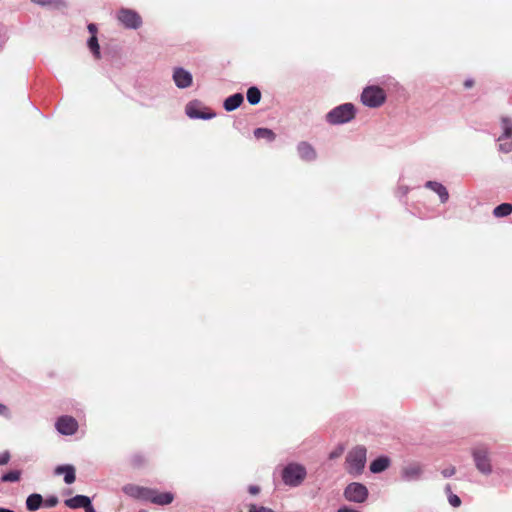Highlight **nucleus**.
Returning <instances> with one entry per match:
<instances>
[{
	"mask_svg": "<svg viewBox=\"0 0 512 512\" xmlns=\"http://www.w3.org/2000/svg\"><path fill=\"white\" fill-rule=\"evenodd\" d=\"M10 460V454L9 452L5 451L3 453H0V465H5Z\"/></svg>",
	"mask_w": 512,
	"mask_h": 512,
	"instance_id": "obj_31",
	"label": "nucleus"
},
{
	"mask_svg": "<svg viewBox=\"0 0 512 512\" xmlns=\"http://www.w3.org/2000/svg\"><path fill=\"white\" fill-rule=\"evenodd\" d=\"M243 95L240 93L233 94L224 101V109L228 112L237 109L243 102Z\"/></svg>",
	"mask_w": 512,
	"mask_h": 512,
	"instance_id": "obj_17",
	"label": "nucleus"
},
{
	"mask_svg": "<svg viewBox=\"0 0 512 512\" xmlns=\"http://www.w3.org/2000/svg\"><path fill=\"white\" fill-rule=\"evenodd\" d=\"M20 471H10L1 477L3 482H17L20 479Z\"/></svg>",
	"mask_w": 512,
	"mask_h": 512,
	"instance_id": "obj_27",
	"label": "nucleus"
},
{
	"mask_svg": "<svg viewBox=\"0 0 512 512\" xmlns=\"http://www.w3.org/2000/svg\"><path fill=\"white\" fill-rule=\"evenodd\" d=\"M422 469L418 464H411L402 469L401 475L405 481H415L421 477Z\"/></svg>",
	"mask_w": 512,
	"mask_h": 512,
	"instance_id": "obj_14",
	"label": "nucleus"
},
{
	"mask_svg": "<svg viewBox=\"0 0 512 512\" xmlns=\"http://www.w3.org/2000/svg\"><path fill=\"white\" fill-rule=\"evenodd\" d=\"M455 472H456L455 467L450 466V467L445 468L444 470H442V475L445 478H448V477L453 476L455 474Z\"/></svg>",
	"mask_w": 512,
	"mask_h": 512,
	"instance_id": "obj_30",
	"label": "nucleus"
},
{
	"mask_svg": "<svg viewBox=\"0 0 512 512\" xmlns=\"http://www.w3.org/2000/svg\"><path fill=\"white\" fill-rule=\"evenodd\" d=\"M173 80L178 88L184 89L192 84V75L183 68H176L173 73Z\"/></svg>",
	"mask_w": 512,
	"mask_h": 512,
	"instance_id": "obj_9",
	"label": "nucleus"
},
{
	"mask_svg": "<svg viewBox=\"0 0 512 512\" xmlns=\"http://www.w3.org/2000/svg\"><path fill=\"white\" fill-rule=\"evenodd\" d=\"M149 489L150 488L128 484L123 487V492L130 497L147 501Z\"/></svg>",
	"mask_w": 512,
	"mask_h": 512,
	"instance_id": "obj_11",
	"label": "nucleus"
},
{
	"mask_svg": "<svg viewBox=\"0 0 512 512\" xmlns=\"http://www.w3.org/2000/svg\"><path fill=\"white\" fill-rule=\"evenodd\" d=\"M148 497H147V501H150L154 504H157V505H168L170 504L173 499H174V496L172 493L170 492H164V493H160L154 489H149V493H148Z\"/></svg>",
	"mask_w": 512,
	"mask_h": 512,
	"instance_id": "obj_10",
	"label": "nucleus"
},
{
	"mask_svg": "<svg viewBox=\"0 0 512 512\" xmlns=\"http://www.w3.org/2000/svg\"><path fill=\"white\" fill-rule=\"evenodd\" d=\"M65 505L72 509L84 508L85 511L92 506L90 498L84 495H76L67 499Z\"/></svg>",
	"mask_w": 512,
	"mask_h": 512,
	"instance_id": "obj_12",
	"label": "nucleus"
},
{
	"mask_svg": "<svg viewBox=\"0 0 512 512\" xmlns=\"http://www.w3.org/2000/svg\"><path fill=\"white\" fill-rule=\"evenodd\" d=\"M200 104L196 101L189 102L186 105L185 112L189 118L192 119H210L212 118V114L202 113L199 110Z\"/></svg>",
	"mask_w": 512,
	"mask_h": 512,
	"instance_id": "obj_13",
	"label": "nucleus"
},
{
	"mask_svg": "<svg viewBox=\"0 0 512 512\" xmlns=\"http://www.w3.org/2000/svg\"><path fill=\"white\" fill-rule=\"evenodd\" d=\"M86 512H96L95 509L93 508V506H91L90 508H88V510Z\"/></svg>",
	"mask_w": 512,
	"mask_h": 512,
	"instance_id": "obj_41",
	"label": "nucleus"
},
{
	"mask_svg": "<svg viewBox=\"0 0 512 512\" xmlns=\"http://www.w3.org/2000/svg\"><path fill=\"white\" fill-rule=\"evenodd\" d=\"M299 156L305 161H311L316 158V152L314 148L307 142H301L297 147Z\"/></svg>",
	"mask_w": 512,
	"mask_h": 512,
	"instance_id": "obj_15",
	"label": "nucleus"
},
{
	"mask_svg": "<svg viewBox=\"0 0 512 512\" xmlns=\"http://www.w3.org/2000/svg\"><path fill=\"white\" fill-rule=\"evenodd\" d=\"M88 47L93 52L96 58L100 57V47L96 35H92L88 40Z\"/></svg>",
	"mask_w": 512,
	"mask_h": 512,
	"instance_id": "obj_26",
	"label": "nucleus"
},
{
	"mask_svg": "<svg viewBox=\"0 0 512 512\" xmlns=\"http://www.w3.org/2000/svg\"><path fill=\"white\" fill-rule=\"evenodd\" d=\"M42 496L40 494H31L26 500V507L29 511H36L41 507Z\"/></svg>",
	"mask_w": 512,
	"mask_h": 512,
	"instance_id": "obj_19",
	"label": "nucleus"
},
{
	"mask_svg": "<svg viewBox=\"0 0 512 512\" xmlns=\"http://www.w3.org/2000/svg\"><path fill=\"white\" fill-rule=\"evenodd\" d=\"M369 495L368 489L365 485L359 482H352L346 486L343 492L344 498L349 502L363 503L367 500Z\"/></svg>",
	"mask_w": 512,
	"mask_h": 512,
	"instance_id": "obj_5",
	"label": "nucleus"
},
{
	"mask_svg": "<svg viewBox=\"0 0 512 512\" xmlns=\"http://www.w3.org/2000/svg\"><path fill=\"white\" fill-rule=\"evenodd\" d=\"M56 503H57V499L53 498V499L49 500L48 505L49 506H54V505H56Z\"/></svg>",
	"mask_w": 512,
	"mask_h": 512,
	"instance_id": "obj_38",
	"label": "nucleus"
},
{
	"mask_svg": "<svg viewBox=\"0 0 512 512\" xmlns=\"http://www.w3.org/2000/svg\"><path fill=\"white\" fill-rule=\"evenodd\" d=\"M386 99L384 90L378 86H368L361 94L362 103L370 108L381 106Z\"/></svg>",
	"mask_w": 512,
	"mask_h": 512,
	"instance_id": "obj_4",
	"label": "nucleus"
},
{
	"mask_svg": "<svg viewBox=\"0 0 512 512\" xmlns=\"http://www.w3.org/2000/svg\"><path fill=\"white\" fill-rule=\"evenodd\" d=\"M426 186L438 194L442 203L447 202L449 194L447 189L441 183L429 181Z\"/></svg>",
	"mask_w": 512,
	"mask_h": 512,
	"instance_id": "obj_18",
	"label": "nucleus"
},
{
	"mask_svg": "<svg viewBox=\"0 0 512 512\" xmlns=\"http://www.w3.org/2000/svg\"><path fill=\"white\" fill-rule=\"evenodd\" d=\"M307 477L306 467L298 462H290L284 466L281 473L283 483L289 487L300 486Z\"/></svg>",
	"mask_w": 512,
	"mask_h": 512,
	"instance_id": "obj_1",
	"label": "nucleus"
},
{
	"mask_svg": "<svg viewBox=\"0 0 512 512\" xmlns=\"http://www.w3.org/2000/svg\"><path fill=\"white\" fill-rule=\"evenodd\" d=\"M248 490L252 495H256L259 493L260 488L258 486L251 485Z\"/></svg>",
	"mask_w": 512,
	"mask_h": 512,
	"instance_id": "obj_35",
	"label": "nucleus"
},
{
	"mask_svg": "<svg viewBox=\"0 0 512 512\" xmlns=\"http://www.w3.org/2000/svg\"><path fill=\"white\" fill-rule=\"evenodd\" d=\"M254 136L257 139H266V140H268L270 142L275 140V138H276L275 133L271 129H268V128H257V129H255Z\"/></svg>",
	"mask_w": 512,
	"mask_h": 512,
	"instance_id": "obj_22",
	"label": "nucleus"
},
{
	"mask_svg": "<svg viewBox=\"0 0 512 512\" xmlns=\"http://www.w3.org/2000/svg\"><path fill=\"white\" fill-rule=\"evenodd\" d=\"M0 415L1 416H4L6 418H10V411L8 409L7 406H5L4 404L0 403Z\"/></svg>",
	"mask_w": 512,
	"mask_h": 512,
	"instance_id": "obj_32",
	"label": "nucleus"
},
{
	"mask_svg": "<svg viewBox=\"0 0 512 512\" xmlns=\"http://www.w3.org/2000/svg\"><path fill=\"white\" fill-rule=\"evenodd\" d=\"M366 453L363 446H356L348 452L345 467L349 474L357 476L362 473L366 464Z\"/></svg>",
	"mask_w": 512,
	"mask_h": 512,
	"instance_id": "obj_2",
	"label": "nucleus"
},
{
	"mask_svg": "<svg viewBox=\"0 0 512 512\" xmlns=\"http://www.w3.org/2000/svg\"><path fill=\"white\" fill-rule=\"evenodd\" d=\"M249 512H275L272 509L264 506H257L255 504H251L249 506Z\"/></svg>",
	"mask_w": 512,
	"mask_h": 512,
	"instance_id": "obj_29",
	"label": "nucleus"
},
{
	"mask_svg": "<svg viewBox=\"0 0 512 512\" xmlns=\"http://www.w3.org/2000/svg\"><path fill=\"white\" fill-rule=\"evenodd\" d=\"M261 92L256 87H250L247 91V100L251 105H256L260 102Z\"/></svg>",
	"mask_w": 512,
	"mask_h": 512,
	"instance_id": "obj_25",
	"label": "nucleus"
},
{
	"mask_svg": "<svg viewBox=\"0 0 512 512\" xmlns=\"http://www.w3.org/2000/svg\"><path fill=\"white\" fill-rule=\"evenodd\" d=\"M472 85H473V82H472L471 80H467V81L465 82V86H466L467 88L472 87Z\"/></svg>",
	"mask_w": 512,
	"mask_h": 512,
	"instance_id": "obj_39",
	"label": "nucleus"
},
{
	"mask_svg": "<svg viewBox=\"0 0 512 512\" xmlns=\"http://www.w3.org/2000/svg\"><path fill=\"white\" fill-rule=\"evenodd\" d=\"M34 3L40 4V5H51L56 3L54 0H31Z\"/></svg>",
	"mask_w": 512,
	"mask_h": 512,
	"instance_id": "obj_34",
	"label": "nucleus"
},
{
	"mask_svg": "<svg viewBox=\"0 0 512 512\" xmlns=\"http://www.w3.org/2000/svg\"><path fill=\"white\" fill-rule=\"evenodd\" d=\"M389 466V460L385 457H380L374 460L370 464V470L372 473H380L384 471Z\"/></svg>",
	"mask_w": 512,
	"mask_h": 512,
	"instance_id": "obj_20",
	"label": "nucleus"
},
{
	"mask_svg": "<svg viewBox=\"0 0 512 512\" xmlns=\"http://www.w3.org/2000/svg\"><path fill=\"white\" fill-rule=\"evenodd\" d=\"M117 18L124 27L129 29H137L142 24L139 14L130 9H121L117 14Z\"/></svg>",
	"mask_w": 512,
	"mask_h": 512,
	"instance_id": "obj_7",
	"label": "nucleus"
},
{
	"mask_svg": "<svg viewBox=\"0 0 512 512\" xmlns=\"http://www.w3.org/2000/svg\"><path fill=\"white\" fill-rule=\"evenodd\" d=\"M88 30L89 32L92 34V35H95L96 34V31H97V27L95 24H89L88 25Z\"/></svg>",
	"mask_w": 512,
	"mask_h": 512,
	"instance_id": "obj_37",
	"label": "nucleus"
},
{
	"mask_svg": "<svg viewBox=\"0 0 512 512\" xmlns=\"http://www.w3.org/2000/svg\"><path fill=\"white\" fill-rule=\"evenodd\" d=\"M502 134L499 137H512V120L508 117L501 118Z\"/></svg>",
	"mask_w": 512,
	"mask_h": 512,
	"instance_id": "obj_23",
	"label": "nucleus"
},
{
	"mask_svg": "<svg viewBox=\"0 0 512 512\" xmlns=\"http://www.w3.org/2000/svg\"><path fill=\"white\" fill-rule=\"evenodd\" d=\"M55 474H57V475L64 474V481L66 484H72L76 479L75 469L71 465L56 467Z\"/></svg>",
	"mask_w": 512,
	"mask_h": 512,
	"instance_id": "obj_16",
	"label": "nucleus"
},
{
	"mask_svg": "<svg viewBox=\"0 0 512 512\" xmlns=\"http://www.w3.org/2000/svg\"><path fill=\"white\" fill-rule=\"evenodd\" d=\"M355 117V107L351 103H345L333 108L326 115V121L332 125H340L351 121Z\"/></svg>",
	"mask_w": 512,
	"mask_h": 512,
	"instance_id": "obj_3",
	"label": "nucleus"
},
{
	"mask_svg": "<svg viewBox=\"0 0 512 512\" xmlns=\"http://www.w3.org/2000/svg\"><path fill=\"white\" fill-rule=\"evenodd\" d=\"M512 213V205L510 203H502L494 208L493 215L497 218L506 217Z\"/></svg>",
	"mask_w": 512,
	"mask_h": 512,
	"instance_id": "obj_21",
	"label": "nucleus"
},
{
	"mask_svg": "<svg viewBox=\"0 0 512 512\" xmlns=\"http://www.w3.org/2000/svg\"><path fill=\"white\" fill-rule=\"evenodd\" d=\"M55 426L59 433L73 435L77 431L78 423L71 416H62L57 420Z\"/></svg>",
	"mask_w": 512,
	"mask_h": 512,
	"instance_id": "obj_8",
	"label": "nucleus"
},
{
	"mask_svg": "<svg viewBox=\"0 0 512 512\" xmlns=\"http://www.w3.org/2000/svg\"><path fill=\"white\" fill-rule=\"evenodd\" d=\"M477 469L483 474H490L492 471L489 452L486 447L480 446L473 449L472 452Z\"/></svg>",
	"mask_w": 512,
	"mask_h": 512,
	"instance_id": "obj_6",
	"label": "nucleus"
},
{
	"mask_svg": "<svg viewBox=\"0 0 512 512\" xmlns=\"http://www.w3.org/2000/svg\"><path fill=\"white\" fill-rule=\"evenodd\" d=\"M445 491L448 493V501H449V503H450L453 507H458V506H460V504H461V500H460V498H459L457 495H455V494H452V493H451V487H450V485H447V486L445 487Z\"/></svg>",
	"mask_w": 512,
	"mask_h": 512,
	"instance_id": "obj_28",
	"label": "nucleus"
},
{
	"mask_svg": "<svg viewBox=\"0 0 512 512\" xmlns=\"http://www.w3.org/2000/svg\"><path fill=\"white\" fill-rule=\"evenodd\" d=\"M498 148L503 153H509L512 151V137H498Z\"/></svg>",
	"mask_w": 512,
	"mask_h": 512,
	"instance_id": "obj_24",
	"label": "nucleus"
},
{
	"mask_svg": "<svg viewBox=\"0 0 512 512\" xmlns=\"http://www.w3.org/2000/svg\"><path fill=\"white\" fill-rule=\"evenodd\" d=\"M0 512H15V511L8 509V508L0 507Z\"/></svg>",
	"mask_w": 512,
	"mask_h": 512,
	"instance_id": "obj_40",
	"label": "nucleus"
},
{
	"mask_svg": "<svg viewBox=\"0 0 512 512\" xmlns=\"http://www.w3.org/2000/svg\"><path fill=\"white\" fill-rule=\"evenodd\" d=\"M343 453V448L340 447L329 454L330 459L338 458Z\"/></svg>",
	"mask_w": 512,
	"mask_h": 512,
	"instance_id": "obj_33",
	"label": "nucleus"
},
{
	"mask_svg": "<svg viewBox=\"0 0 512 512\" xmlns=\"http://www.w3.org/2000/svg\"><path fill=\"white\" fill-rule=\"evenodd\" d=\"M337 512H359V511L349 508L347 506H343V507L339 508Z\"/></svg>",
	"mask_w": 512,
	"mask_h": 512,
	"instance_id": "obj_36",
	"label": "nucleus"
}]
</instances>
